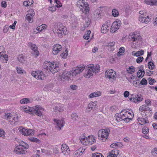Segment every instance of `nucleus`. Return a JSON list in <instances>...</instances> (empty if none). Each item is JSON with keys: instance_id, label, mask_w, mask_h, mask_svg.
Segmentation results:
<instances>
[{"instance_id": "obj_1", "label": "nucleus", "mask_w": 157, "mask_h": 157, "mask_svg": "<svg viewBox=\"0 0 157 157\" xmlns=\"http://www.w3.org/2000/svg\"><path fill=\"white\" fill-rule=\"evenodd\" d=\"M100 67L99 65H96L95 66L93 64L90 65L86 68V71L84 76L87 78H89L93 75V73H98L100 71Z\"/></svg>"}, {"instance_id": "obj_2", "label": "nucleus", "mask_w": 157, "mask_h": 157, "mask_svg": "<svg viewBox=\"0 0 157 157\" xmlns=\"http://www.w3.org/2000/svg\"><path fill=\"white\" fill-rule=\"evenodd\" d=\"M55 31L56 32L59 37H62L63 35H66L67 33L66 28L61 23L59 22L55 25Z\"/></svg>"}, {"instance_id": "obj_3", "label": "nucleus", "mask_w": 157, "mask_h": 157, "mask_svg": "<svg viewBox=\"0 0 157 157\" xmlns=\"http://www.w3.org/2000/svg\"><path fill=\"white\" fill-rule=\"evenodd\" d=\"M44 69L47 70H49L52 73H55L60 69V67L57 64H54L50 62L45 61L44 62Z\"/></svg>"}, {"instance_id": "obj_4", "label": "nucleus", "mask_w": 157, "mask_h": 157, "mask_svg": "<svg viewBox=\"0 0 157 157\" xmlns=\"http://www.w3.org/2000/svg\"><path fill=\"white\" fill-rule=\"evenodd\" d=\"M77 5L83 13H86L89 12L90 9L89 5L85 2L84 0H80L78 1L77 2Z\"/></svg>"}, {"instance_id": "obj_5", "label": "nucleus", "mask_w": 157, "mask_h": 157, "mask_svg": "<svg viewBox=\"0 0 157 157\" xmlns=\"http://www.w3.org/2000/svg\"><path fill=\"white\" fill-rule=\"evenodd\" d=\"M110 133V130L108 128L106 129H103L101 132V138L100 136V132H99L98 133V135L99 139H100L103 142H104L108 137L109 134Z\"/></svg>"}, {"instance_id": "obj_6", "label": "nucleus", "mask_w": 157, "mask_h": 157, "mask_svg": "<svg viewBox=\"0 0 157 157\" xmlns=\"http://www.w3.org/2000/svg\"><path fill=\"white\" fill-rule=\"evenodd\" d=\"M140 111H144L145 113V116L147 117L150 116L152 115V109L148 106L145 105H143L140 107L139 108Z\"/></svg>"}, {"instance_id": "obj_7", "label": "nucleus", "mask_w": 157, "mask_h": 157, "mask_svg": "<svg viewBox=\"0 0 157 157\" xmlns=\"http://www.w3.org/2000/svg\"><path fill=\"white\" fill-rule=\"evenodd\" d=\"M130 100L135 103H138L141 101L143 99V98L140 94L135 95L132 94L128 97Z\"/></svg>"}, {"instance_id": "obj_8", "label": "nucleus", "mask_w": 157, "mask_h": 157, "mask_svg": "<svg viewBox=\"0 0 157 157\" xmlns=\"http://www.w3.org/2000/svg\"><path fill=\"white\" fill-rule=\"evenodd\" d=\"M32 75L36 79L43 80L45 77V75L44 73L40 71H33L32 73Z\"/></svg>"}, {"instance_id": "obj_9", "label": "nucleus", "mask_w": 157, "mask_h": 157, "mask_svg": "<svg viewBox=\"0 0 157 157\" xmlns=\"http://www.w3.org/2000/svg\"><path fill=\"white\" fill-rule=\"evenodd\" d=\"M105 77L109 79L112 78L114 79L116 78V73L112 69L107 70L105 72Z\"/></svg>"}, {"instance_id": "obj_10", "label": "nucleus", "mask_w": 157, "mask_h": 157, "mask_svg": "<svg viewBox=\"0 0 157 157\" xmlns=\"http://www.w3.org/2000/svg\"><path fill=\"white\" fill-rule=\"evenodd\" d=\"M114 22L113 23L111 29H110V31L112 33H114L117 31L121 26V22Z\"/></svg>"}, {"instance_id": "obj_11", "label": "nucleus", "mask_w": 157, "mask_h": 157, "mask_svg": "<svg viewBox=\"0 0 157 157\" xmlns=\"http://www.w3.org/2000/svg\"><path fill=\"white\" fill-rule=\"evenodd\" d=\"M61 150L63 154L66 155H68L70 154V150L69 147L66 144H62L61 145Z\"/></svg>"}, {"instance_id": "obj_12", "label": "nucleus", "mask_w": 157, "mask_h": 157, "mask_svg": "<svg viewBox=\"0 0 157 157\" xmlns=\"http://www.w3.org/2000/svg\"><path fill=\"white\" fill-rule=\"evenodd\" d=\"M28 45L32 50V53L33 54L37 56L39 55V52L37 50V48L36 47V44H33L31 42H29L28 43Z\"/></svg>"}, {"instance_id": "obj_13", "label": "nucleus", "mask_w": 157, "mask_h": 157, "mask_svg": "<svg viewBox=\"0 0 157 157\" xmlns=\"http://www.w3.org/2000/svg\"><path fill=\"white\" fill-rule=\"evenodd\" d=\"M71 73L69 71H64L63 72L62 75V78L63 79H64L65 80L69 81L71 80Z\"/></svg>"}, {"instance_id": "obj_14", "label": "nucleus", "mask_w": 157, "mask_h": 157, "mask_svg": "<svg viewBox=\"0 0 157 157\" xmlns=\"http://www.w3.org/2000/svg\"><path fill=\"white\" fill-rule=\"evenodd\" d=\"M139 20L140 22L147 24L151 21V18H150L148 15L146 16H139Z\"/></svg>"}, {"instance_id": "obj_15", "label": "nucleus", "mask_w": 157, "mask_h": 157, "mask_svg": "<svg viewBox=\"0 0 157 157\" xmlns=\"http://www.w3.org/2000/svg\"><path fill=\"white\" fill-rule=\"evenodd\" d=\"M14 151L17 154L19 155L25 154L27 152L23 148L18 146L15 147Z\"/></svg>"}, {"instance_id": "obj_16", "label": "nucleus", "mask_w": 157, "mask_h": 157, "mask_svg": "<svg viewBox=\"0 0 157 157\" xmlns=\"http://www.w3.org/2000/svg\"><path fill=\"white\" fill-rule=\"evenodd\" d=\"M62 46L61 45L57 44L54 45L53 48L52 53L54 55H56L61 50Z\"/></svg>"}, {"instance_id": "obj_17", "label": "nucleus", "mask_w": 157, "mask_h": 157, "mask_svg": "<svg viewBox=\"0 0 157 157\" xmlns=\"http://www.w3.org/2000/svg\"><path fill=\"white\" fill-rule=\"evenodd\" d=\"M34 14V12L33 10L31 11V12L30 13L27 14L25 17V19H26L29 22L32 23L33 22V18Z\"/></svg>"}, {"instance_id": "obj_18", "label": "nucleus", "mask_w": 157, "mask_h": 157, "mask_svg": "<svg viewBox=\"0 0 157 157\" xmlns=\"http://www.w3.org/2000/svg\"><path fill=\"white\" fill-rule=\"evenodd\" d=\"M95 137L94 136L91 135L88 136V138H86V140L88 142V145H91L96 141Z\"/></svg>"}, {"instance_id": "obj_19", "label": "nucleus", "mask_w": 157, "mask_h": 157, "mask_svg": "<svg viewBox=\"0 0 157 157\" xmlns=\"http://www.w3.org/2000/svg\"><path fill=\"white\" fill-rule=\"evenodd\" d=\"M54 122L56 123V125L57 126L56 127H58L60 130L61 129V128L64 125V121L62 120H57L54 119Z\"/></svg>"}, {"instance_id": "obj_20", "label": "nucleus", "mask_w": 157, "mask_h": 157, "mask_svg": "<svg viewBox=\"0 0 157 157\" xmlns=\"http://www.w3.org/2000/svg\"><path fill=\"white\" fill-rule=\"evenodd\" d=\"M21 109L24 111L26 113L31 114L33 108L29 107V106H23L21 107Z\"/></svg>"}, {"instance_id": "obj_21", "label": "nucleus", "mask_w": 157, "mask_h": 157, "mask_svg": "<svg viewBox=\"0 0 157 157\" xmlns=\"http://www.w3.org/2000/svg\"><path fill=\"white\" fill-rule=\"evenodd\" d=\"M53 109L54 111L56 112L62 111L63 110V105L61 104L56 106L53 108Z\"/></svg>"}, {"instance_id": "obj_22", "label": "nucleus", "mask_w": 157, "mask_h": 157, "mask_svg": "<svg viewBox=\"0 0 157 157\" xmlns=\"http://www.w3.org/2000/svg\"><path fill=\"white\" fill-rule=\"evenodd\" d=\"M144 2L147 4L150 5L151 6L157 5V0H145Z\"/></svg>"}, {"instance_id": "obj_23", "label": "nucleus", "mask_w": 157, "mask_h": 157, "mask_svg": "<svg viewBox=\"0 0 157 157\" xmlns=\"http://www.w3.org/2000/svg\"><path fill=\"white\" fill-rule=\"evenodd\" d=\"M144 51L143 50H141L140 51L136 52L133 51L132 52V55L136 57L140 56L144 54Z\"/></svg>"}, {"instance_id": "obj_24", "label": "nucleus", "mask_w": 157, "mask_h": 157, "mask_svg": "<svg viewBox=\"0 0 157 157\" xmlns=\"http://www.w3.org/2000/svg\"><path fill=\"white\" fill-rule=\"evenodd\" d=\"M109 27L108 25H103L101 29V32L103 33H106L109 30Z\"/></svg>"}, {"instance_id": "obj_25", "label": "nucleus", "mask_w": 157, "mask_h": 157, "mask_svg": "<svg viewBox=\"0 0 157 157\" xmlns=\"http://www.w3.org/2000/svg\"><path fill=\"white\" fill-rule=\"evenodd\" d=\"M33 100L28 98H24L20 100V103L21 104H27L29 103H32Z\"/></svg>"}, {"instance_id": "obj_26", "label": "nucleus", "mask_w": 157, "mask_h": 157, "mask_svg": "<svg viewBox=\"0 0 157 157\" xmlns=\"http://www.w3.org/2000/svg\"><path fill=\"white\" fill-rule=\"evenodd\" d=\"M17 59L21 63H25V56L23 55H20L17 57Z\"/></svg>"}, {"instance_id": "obj_27", "label": "nucleus", "mask_w": 157, "mask_h": 157, "mask_svg": "<svg viewBox=\"0 0 157 157\" xmlns=\"http://www.w3.org/2000/svg\"><path fill=\"white\" fill-rule=\"evenodd\" d=\"M31 114L33 115L35 114L39 116H41L42 115V113L39 109H33Z\"/></svg>"}, {"instance_id": "obj_28", "label": "nucleus", "mask_w": 157, "mask_h": 157, "mask_svg": "<svg viewBox=\"0 0 157 157\" xmlns=\"http://www.w3.org/2000/svg\"><path fill=\"white\" fill-rule=\"evenodd\" d=\"M85 23L84 25V27L86 28L89 26L91 20L89 17H86L85 18Z\"/></svg>"}, {"instance_id": "obj_29", "label": "nucleus", "mask_w": 157, "mask_h": 157, "mask_svg": "<svg viewBox=\"0 0 157 157\" xmlns=\"http://www.w3.org/2000/svg\"><path fill=\"white\" fill-rule=\"evenodd\" d=\"M101 93L100 92H94L92 93L89 95L90 98H93L95 97H98L101 96Z\"/></svg>"}, {"instance_id": "obj_30", "label": "nucleus", "mask_w": 157, "mask_h": 157, "mask_svg": "<svg viewBox=\"0 0 157 157\" xmlns=\"http://www.w3.org/2000/svg\"><path fill=\"white\" fill-rule=\"evenodd\" d=\"M12 114L10 113H5V115L4 116V119L7 120L9 121V122H10V121H11V119L12 117Z\"/></svg>"}, {"instance_id": "obj_31", "label": "nucleus", "mask_w": 157, "mask_h": 157, "mask_svg": "<svg viewBox=\"0 0 157 157\" xmlns=\"http://www.w3.org/2000/svg\"><path fill=\"white\" fill-rule=\"evenodd\" d=\"M148 66L149 69L152 70L155 68V65L153 61H149L148 63Z\"/></svg>"}, {"instance_id": "obj_32", "label": "nucleus", "mask_w": 157, "mask_h": 157, "mask_svg": "<svg viewBox=\"0 0 157 157\" xmlns=\"http://www.w3.org/2000/svg\"><path fill=\"white\" fill-rule=\"evenodd\" d=\"M137 120L139 122H140L144 124L146 123H148L149 121L148 120H146L145 118H140L138 117Z\"/></svg>"}, {"instance_id": "obj_33", "label": "nucleus", "mask_w": 157, "mask_h": 157, "mask_svg": "<svg viewBox=\"0 0 157 157\" xmlns=\"http://www.w3.org/2000/svg\"><path fill=\"white\" fill-rule=\"evenodd\" d=\"M86 137L84 136H82L81 137H80V141L84 145H88V144L86 140Z\"/></svg>"}, {"instance_id": "obj_34", "label": "nucleus", "mask_w": 157, "mask_h": 157, "mask_svg": "<svg viewBox=\"0 0 157 157\" xmlns=\"http://www.w3.org/2000/svg\"><path fill=\"white\" fill-rule=\"evenodd\" d=\"M68 51L66 49L64 52L62 53L61 55V56L63 59H66L68 55Z\"/></svg>"}, {"instance_id": "obj_35", "label": "nucleus", "mask_w": 157, "mask_h": 157, "mask_svg": "<svg viewBox=\"0 0 157 157\" xmlns=\"http://www.w3.org/2000/svg\"><path fill=\"white\" fill-rule=\"evenodd\" d=\"M112 14L114 17H117L119 15L118 11L117 10L114 9L112 10Z\"/></svg>"}, {"instance_id": "obj_36", "label": "nucleus", "mask_w": 157, "mask_h": 157, "mask_svg": "<svg viewBox=\"0 0 157 157\" xmlns=\"http://www.w3.org/2000/svg\"><path fill=\"white\" fill-rule=\"evenodd\" d=\"M91 31L90 30L87 31L83 36L84 39L86 40H88L89 38V35Z\"/></svg>"}, {"instance_id": "obj_37", "label": "nucleus", "mask_w": 157, "mask_h": 157, "mask_svg": "<svg viewBox=\"0 0 157 157\" xmlns=\"http://www.w3.org/2000/svg\"><path fill=\"white\" fill-rule=\"evenodd\" d=\"M142 132L145 134H147L149 132V129L147 127L145 126L142 129Z\"/></svg>"}, {"instance_id": "obj_38", "label": "nucleus", "mask_w": 157, "mask_h": 157, "mask_svg": "<svg viewBox=\"0 0 157 157\" xmlns=\"http://www.w3.org/2000/svg\"><path fill=\"white\" fill-rule=\"evenodd\" d=\"M120 144L118 142H117L115 143H113L110 145V147L112 148H118L120 146Z\"/></svg>"}, {"instance_id": "obj_39", "label": "nucleus", "mask_w": 157, "mask_h": 157, "mask_svg": "<svg viewBox=\"0 0 157 157\" xmlns=\"http://www.w3.org/2000/svg\"><path fill=\"white\" fill-rule=\"evenodd\" d=\"M135 71V68L133 67H130L127 70V71L128 73L132 74Z\"/></svg>"}, {"instance_id": "obj_40", "label": "nucleus", "mask_w": 157, "mask_h": 157, "mask_svg": "<svg viewBox=\"0 0 157 157\" xmlns=\"http://www.w3.org/2000/svg\"><path fill=\"white\" fill-rule=\"evenodd\" d=\"M29 139L32 142H35L38 144L40 141V140L36 138H34L33 137H30Z\"/></svg>"}, {"instance_id": "obj_41", "label": "nucleus", "mask_w": 157, "mask_h": 157, "mask_svg": "<svg viewBox=\"0 0 157 157\" xmlns=\"http://www.w3.org/2000/svg\"><path fill=\"white\" fill-rule=\"evenodd\" d=\"M11 119H12V121L11 120L10 121V124H13H13H15V122H18V117H13V116L12 117Z\"/></svg>"}, {"instance_id": "obj_42", "label": "nucleus", "mask_w": 157, "mask_h": 157, "mask_svg": "<svg viewBox=\"0 0 157 157\" xmlns=\"http://www.w3.org/2000/svg\"><path fill=\"white\" fill-rule=\"evenodd\" d=\"M26 136H29V135H33L34 134V132H33V130L32 129H26Z\"/></svg>"}, {"instance_id": "obj_43", "label": "nucleus", "mask_w": 157, "mask_h": 157, "mask_svg": "<svg viewBox=\"0 0 157 157\" xmlns=\"http://www.w3.org/2000/svg\"><path fill=\"white\" fill-rule=\"evenodd\" d=\"M0 58L1 60H5V63H6L8 59V55L6 54L2 55V56H1V58Z\"/></svg>"}, {"instance_id": "obj_44", "label": "nucleus", "mask_w": 157, "mask_h": 157, "mask_svg": "<svg viewBox=\"0 0 157 157\" xmlns=\"http://www.w3.org/2000/svg\"><path fill=\"white\" fill-rule=\"evenodd\" d=\"M133 117V116L132 117H130V116H129L128 117H125V118H123L122 121H124L126 123L128 122L130 120H132V118Z\"/></svg>"}, {"instance_id": "obj_45", "label": "nucleus", "mask_w": 157, "mask_h": 157, "mask_svg": "<svg viewBox=\"0 0 157 157\" xmlns=\"http://www.w3.org/2000/svg\"><path fill=\"white\" fill-rule=\"evenodd\" d=\"M92 155L93 157H104L101 153H94Z\"/></svg>"}, {"instance_id": "obj_46", "label": "nucleus", "mask_w": 157, "mask_h": 157, "mask_svg": "<svg viewBox=\"0 0 157 157\" xmlns=\"http://www.w3.org/2000/svg\"><path fill=\"white\" fill-rule=\"evenodd\" d=\"M148 80V83L150 85H152L153 84V83L156 82V81L155 79L152 78L150 77H149Z\"/></svg>"}, {"instance_id": "obj_47", "label": "nucleus", "mask_w": 157, "mask_h": 157, "mask_svg": "<svg viewBox=\"0 0 157 157\" xmlns=\"http://www.w3.org/2000/svg\"><path fill=\"white\" fill-rule=\"evenodd\" d=\"M145 73L144 74V73H143V71H138L137 73V76L139 78H141L143 77Z\"/></svg>"}, {"instance_id": "obj_48", "label": "nucleus", "mask_w": 157, "mask_h": 157, "mask_svg": "<svg viewBox=\"0 0 157 157\" xmlns=\"http://www.w3.org/2000/svg\"><path fill=\"white\" fill-rule=\"evenodd\" d=\"M97 103V101H94V102H92L89 103V104L90 105L91 107L93 109H93L94 108H95L96 107V106H97L96 104Z\"/></svg>"}, {"instance_id": "obj_49", "label": "nucleus", "mask_w": 157, "mask_h": 157, "mask_svg": "<svg viewBox=\"0 0 157 157\" xmlns=\"http://www.w3.org/2000/svg\"><path fill=\"white\" fill-rule=\"evenodd\" d=\"M144 58L143 57L139 56L136 59V62L138 63H140L142 62Z\"/></svg>"}, {"instance_id": "obj_50", "label": "nucleus", "mask_w": 157, "mask_h": 157, "mask_svg": "<svg viewBox=\"0 0 157 157\" xmlns=\"http://www.w3.org/2000/svg\"><path fill=\"white\" fill-rule=\"evenodd\" d=\"M72 70L73 71V74H74V75H76V74H79L80 73L79 70L77 67L76 69H73Z\"/></svg>"}, {"instance_id": "obj_51", "label": "nucleus", "mask_w": 157, "mask_h": 157, "mask_svg": "<svg viewBox=\"0 0 157 157\" xmlns=\"http://www.w3.org/2000/svg\"><path fill=\"white\" fill-rule=\"evenodd\" d=\"M147 83V80L145 78H143L140 82V84L142 85H146Z\"/></svg>"}, {"instance_id": "obj_52", "label": "nucleus", "mask_w": 157, "mask_h": 157, "mask_svg": "<svg viewBox=\"0 0 157 157\" xmlns=\"http://www.w3.org/2000/svg\"><path fill=\"white\" fill-rule=\"evenodd\" d=\"M22 147L24 149H28L29 147V146L26 143L23 142L22 143Z\"/></svg>"}, {"instance_id": "obj_53", "label": "nucleus", "mask_w": 157, "mask_h": 157, "mask_svg": "<svg viewBox=\"0 0 157 157\" xmlns=\"http://www.w3.org/2000/svg\"><path fill=\"white\" fill-rule=\"evenodd\" d=\"M78 117V116L76 113H72L71 114V118L72 119H73L74 120H76Z\"/></svg>"}, {"instance_id": "obj_54", "label": "nucleus", "mask_w": 157, "mask_h": 157, "mask_svg": "<svg viewBox=\"0 0 157 157\" xmlns=\"http://www.w3.org/2000/svg\"><path fill=\"white\" fill-rule=\"evenodd\" d=\"M132 34L133 36H134L133 37H132L130 39L132 40V41H135L136 40H137L138 41L139 40V39H138L137 38V37H136L135 33H133Z\"/></svg>"}, {"instance_id": "obj_55", "label": "nucleus", "mask_w": 157, "mask_h": 157, "mask_svg": "<svg viewBox=\"0 0 157 157\" xmlns=\"http://www.w3.org/2000/svg\"><path fill=\"white\" fill-rule=\"evenodd\" d=\"M115 42H111L109 43H107L106 45V46L107 47H110V48H111L112 47H113L115 45Z\"/></svg>"}, {"instance_id": "obj_56", "label": "nucleus", "mask_w": 157, "mask_h": 157, "mask_svg": "<svg viewBox=\"0 0 157 157\" xmlns=\"http://www.w3.org/2000/svg\"><path fill=\"white\" fill-rule=\"evenodd\" d=\"M53 152L56 154H58L59 152V148L56 147H54L53 148Z\"/></svg>"}, {"instance_id": "obj_57", "label": "nucleus", "mask_w": 157, "mask_h": 157, "mask_svg": "<svg viewBox=\"0 0 157 157\" xmlns=\"http://www.w3.org/2000/svg\"><path fill=\"white\" fill-rule=\"evenodd\" d=\"M118 114H117L115 115L116 120L118 121H122L123 118L122 117H121V116H118L117 115Z\"/></svg>"}, {"instance_id": "obj_58", "label": "nucleus", "mask_w": 157, "mask_h": 157, "mask_svg": "<svg viewBox=\"0 0 157 157\" xmlns=\"http://www.w3.org/2000/svg\"><path fill=\"white\" fill-rule=\"evenodd\" d=\"M139 13L140 14L139 16H147V14L146 13V12H144L143 11H140L139 12Z\"/></svg>"}, {"instance_id": "obj_59", "label": "nucleus", "mask_w": 157, "mask_h": 157, "mask_svg": "<svg viewBox=\"0 0 157 157\" xmlns=\"http://www.w3.org/2000/svg\"><path fill=\"white\" fill-rule=\"evenodd\" d=\"M16 68L17 71V72L18 74H22L23 73L21 67H17Z\"/></svg>"}, {"instance_id": "obj_60", "label": "nucleus", "mask_w": 157, "mask_h": 157, "mask_svg": "<svg viewBox=\"0 0 157 157\" xmlns=\"http://www.w3.org/2000/svg\"><path fill=\"white\" fill-rule=\"evenodd\" d=\"M5 132L2 129H0V137H3L5 136Z\"/></svg>"}, {"instance_id": "obj_61", "label": "nucleus", "mask_w": 157, "mask_h": 157, "mask_svg": "<svg viewBox=\"0 0 157 157\" xmlns=\"http://www.w3.org/2000/svg\"><path fill=\"white\" fill-rule=\"evenodd\" d=\"M74 155H80L82 154V153L81 151H80L79 150H77L74 152Z\"/></svg>"}, {"instance_id": "obj_62", "label": "nucleus", "mask_w": 157, "mask_h": 157, "mask_svg": "<svg viewBox=\"0 0 157 157\" xmlns=\"http://www.w3.org/2000/svg\"><path fill=\"white\" fill-rule=\"evenodd\" d=\"M51 89V87L49 85H47L44 88V90L45 91H48Z\"/></svg>"}, {"instance_id": "obj_63", "label": "nucleus", "mask_w": 157, "mask_h": 157, "mask_svg": "<svg viewBox=\"0 0 157 157\" xmlns=\"http://www.w3.org/2000/svg\"><path fill=\"white\" fill-rule=\"evenodd\" d=\"M77 68L79 70L80 72H81L85 69V66H82L81 67L78 66Z\"/></svg>"}, {"instance_id": "obj_64", "label": "nucleus", "mask_w": 157, "mask_h": 157, "mask_svg": "<svg viewBox=\"0 0 157 157\" xmlns=\"http://www.w3.org/2000/svg\"><path fill=\"white\" fill-rule=\"evenodd\" d=\"M145 103L146 104V105L148 106L150 105H151V101L149 99H147L145 100Z\"/></svg>"}]
</instances>
